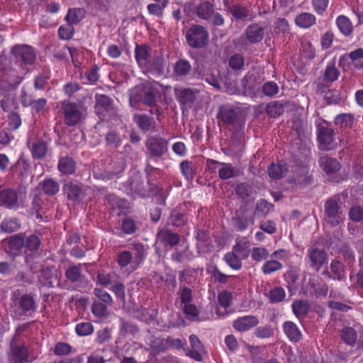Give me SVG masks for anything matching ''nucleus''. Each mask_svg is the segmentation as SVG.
I'll return each instance as SVG.
<instances>
[{
    "instance_id": "4c0bfd02",
    "label": "nucleus",
    "mask_w": 363,
    "mask_h": 363,
    "mask_svg": "<svg viewBox=\"0 0 363 363\" xmlns=\"http://www.w3.org/2000/svg\"><path fill=\"white\" fill-rule=\"evenodd\" d=\"M138 326L133 322L128 321L124 319L120 320V332L121 335H134L136 333H138Z\"/></svg>"
},
{
    "instance_id": "2f4dec72",
    "label": "nucleus",
    "mask_w": 363,
    "mask_h": 363,
    "mask_svg": "<svg viewBox=\"0 0 363 363\" xmlns=\"http://www.w3.org/2000/svg\"><path fill=\"white\" fill-rule=\"evenodd\" d=\"M134 121L138 126L143 131L149 130L154 125V121L151 117L145 114H135Z\"/></svg>"
},
{
    "instance_id": "a211bd4d",
    "label": "nucleus",
    "mask_w": 363,
    "mask_h": 363,
    "mask_svg": "<svg viewBox=\"0 0 363 363\" xmlns=\"http://www.w3.org/2000/svg\"><path fill=\"white\" fill-rule=\"evenodd\" d=\"M147 148L152 156L160 157L167 150L166 142L162 139H152L147 143Z\"/></svg>"
},
{
    "instance_id": "f03ea898",
    "label": "nucleus",
    "mask_w": 363,
    "mask_h": 363,
    "mask_svg": "<svg viewBox=\"0 0 363 363\" xmlns=\"http://www.w3.org/2000/svg\"><path fill=\"white\" fill-rule=\"evenodd\" d=\"M11 53L16 63L19 64V67L32 65L36 57L33 48L28 45H16L12 48Z\"/></svg>"
},
{
    "instance_id": "6e6d98bb",
    "label": "nucleus",
    "mask_w": 363,
    "mask_h": 363,
    "mask_svg": "<svg viewBox=\"0 0 363 363\" xmlns=\"http://www.w3.org/2000/svg\"><path fill=\"white\" fill-rule=\"evenodd\" d=\"M180 169L182 174L187 180H192L194 178V169L191 162L188 160L180 163Z\"/></svg>"
},
{
    "instance_id": "052dcab7",
    "label": "nucleus",
    "mask_w": 363,
    "mask_h": 363,
    "mask_svg": "<svg viewBox=\"0 0 363 363\" xmlns=\"http://www.w3.org/2000/svg\"><path fill=\"white\" fill-rule=\"evenodd\" d=\"M94 294L103 302L102 303H104L107 306H111L113 303L111 295L101 289H94Z\"/></svg>"
},
{
    "instance_id": "9b49d317",
    "label": "nucleus",
    "mask_w": 363,
    "mask_h": 363,
    "mask_svg": "<svg viewBox=\"0 0 363 363\" xmlns=\"http://www.w3.org/2000/svg\"><path fill=\"white\" fill-rule=\"evenodd\" d=\"M307 256L310 260V267L318 271L327 261V254L321 249L312 247L308 250Z\"/></svg>"
},
{
    "instance_id": "4d7b16f0",
    "label": "nucleus",
    "mask_w": 363,
    "mask_h": 363,
    "mask_svg": "<svg viewBox=\"0 0 363 363\" xmlns=\"http://www.w3.org/2000/svg\"><path fill=\"white\" fill-rule=\"evenodd\" d=\"M65 276L72 282L78 281L82 276V269L80 266H70L65 272Z\"/></svg>"
},
{
    "instance_id": "5701e85b",
    "label": "nucleus",
    "mask_w": 363,
    "mask_h": 363,
    "mask_svg": "<svg viewBox=\"0 0 363 363\" xmlns=\"http://www.w3.org/2000/svg\"><path fill=\"white\" fill-rule=\"evenodd\" d=\"M250 244L246 239H238L233 247V252L239 255L242 259H246L250 255Z\"/></svg>"
},
{
    "instance_id": "6ab92c4d",
    "label": "nucleus",
    "mask_w": 363,
    "mask_h": 363,
    "mask_svg": "<svg viewBox=\"0 0 363 363\" xmlns=\"http://www.w3.org/2000/svg\"><path fill=\"white\" fill-rule=\"evenodd\" d=\"M28 145L31 150L33 157L36 159H41L45 156L47 145L45 142L39 140H28Z\"/></svg>"
},
{
    "instance_id": "e2e57ef3",
    "label": "nucleus",
    "mask_w": 363,
    "mask_h": 363,
    "mask_svg": "<svg viewBox=\"0 0 363 363\" xmlns=\"http://www.w3.org/2000/svg\"><path fill=\"white\" fill-rule=\"evenodd\" d=\"M186 221V218L184 214L176 211H172L169 218V222L172 225L177 227L182 226L185 224Z\"/></svg>"
},
{
    "instance_id": "c756f323",
    "label": "nucleus",
    "mask_w": 363,
    "mask_h": 363,
    "mask_svg": "<svg viewBox=\"0 0 363 363\" xmlns=\"http://www.w3.org/2000/svg\"><path fill=\"white\" fill-rule=\"evenodd\" d=\"M75 162L69 157H65L60 160L58 169L63 174H71L75 171Z\"/></svg>"
},
{
    "instance_id": "f257e3e1",
    "label": "nucleus",
    "mask_w": 363,
    "mask_h": 363,
    "mask_svg": "<svg viewBox=\"0 0 363 363\" xmlns=\"http://www.w3.org/2000/svg\"><path fill=\"white\" fill-rule=\"evenodd\" d=\"M146 255V249L141 243H134L133 245V252L123 250L117 255L116 261L118 266L121 268L127 267L128 273L135 271Z\"/></svg>"
},
{
    "instance_id": "774afa93",
    "label": "nucleus",
    "mask_w": 363,
    "mask_h": 363,
    "mask_svg": "<svg viewBox=\"0 0 363 363\" xmlns=\"http://www.w3.org/2000/svg\"><path fill=\"white\" fill-rule=\"evenodd\" d=\"M149 345L156 353L163 352L166 350V343L164 340L160 338H152L150 340Z\"/></svg>"
},
{
    "instance_id": "680f3d73",
    "label": "nucleus",
    "mask_w": 363,
    "mask_h": 363,
    "mask_svg": "<svg viewBox=\"0 0 363 363\" xmlns=\"http://www.w3.org/2000/svg\"><path fill=\"white\" fill-rule=\"evenodd\" d=\"M137 225L133 219L126 218L123 219L121 224V230L125 234H133L136 231Z\"/></svg>"
},
{
    "instance_id": "412c9836",
    "label": "nucleus",
    "mask_w": 363,
    "mask_h": 363,
    "mask_svg": "<svg viewBox=\"0 0 363 363\" xmlns=\"http://www.w3.org/2000/svg\"><path fill=\"white\" fill-rule=\"evenodd\" d=\"M135 60L140 67H147L150 57V50L146 45H136L135 49Z\"/></svg>"
},
{
    "instance_id": "5fc2aeb1",
    "label": "nucleus",
    "mask_w": 363,
    "mask_h": 363,
    "mask_svg": "<svg viewBox=\"0 0 363 363\" xmlns=\"http://www.w3.org/2000/svg\"><path fill=\"white\" fill-rule=\"evenodd\" d=\"M75 331L79 336H86L94 332V326L89 322H82L77 324Z\"/></svg>"
},
{
    "instance_id": "ddd939ff",
    "label": "nucleus",
    "mask_w": 363,
    "mask_h": 363,
    "mask_svg": "<svg viewBox=\"0 0 363 363\" xmlns=\"http://www.w3.org/2000/svg\"><path fill=\"white\" fill-rule=\"evenodd\" d=\"M191 70L190 62L184 59L177 60L173 66L172 77L176 80H183Z\"/></svg>"
},
{
    "instance_id": "0eeeda50",
    "label": "nucleus",
    "mask_w": 363,
    "mask_h": 363,
    "mask_svg": "<svg viewBox=\"0 0 363 363\" xmlns=\"http://www.w3.org/2000/svg\"><path fill=\"white\" fill-rule=\"evenodd\" d=\"M28 70L26 67H19L18 69L11 67L6 69L2 76V80L11 87L18 86L24 79Z\"/></svg>"
},
{
    "instance_id": "13d9d810",
    "label": "nucleus",
    "mask_w": 363,
    "mask_h": 363,
    "mask_svg": "<svg viewBox=\"0 0 363 363\" xmlns=\"http://www.w3.org/2000/svg\"><path fill=\"white\" fill-rule=\"evenodd\" d=\"M286 297V293L283 288L276 287L272 289L269 294V298L272 303H279L282 301Z\"/></svg>"
},
{
    "instance_id": "aec40b11",
    "label": "nucleus",
    "mask_w": 363,
    "mask_h": 363,
    "mask_svg": "<svg viewBox=\"0 0 363 363\" xmlns=\"http://www.w3.org/2000/svg\"><path fill=\"white\" fill-rule=\"evenodd\" d=\"M283 330L287 337L292 342H298L301 338V332L298 326L291 321H286L283 324Z\"/></svg>"
},
{
    "instance_id": "8fccbe9b",
    "label": "nucleus",
    "mask_w": 363,
    "mask_h": 363,
    "mask_svg": "<svg viewBox=\"0 0 363 363\" xmlns=\"http://www.w3.org/2000/svg\"><path fill=\"white\" fill-rule=\"evenodd\" d=\"M228 65L234 70L242 69L245 66L244 57L241 54H234L229 58Z\"/></svg>"
},
{
    "instance_id": "a18cd8bd",
    "label": "nucleus",
    "mask_w": 363,
    "mask_h": 363,
    "mask_svg": "<svg viewBox=\"0 0 363 363\" xmlns=\"http://www.w3.org/2000/svg\"><path fill=\"white\" fill-rule=\"evenodd\" d=\"M213 6L209 2L201 3L197 8V15L199 18L206 20L213 13Z\"/></svg>"
},
{
    "instance_id": "423d86ee",
    "label": "nucleus",
    "mask_w": 363,
    "mask_h": 363,
    "mask_svg": "<svg viewBox=\"0 0 363 363\" xmlns=\"http://www.w3.org/2000/svg\"><path fill=\"white\" fill-rule=\"evenodd\" d=\"M325 221L333 226L343 222L344 215L341 207L334 199H330L325 204Z\"/></svg>"
},
{
    "instance_id": "bb28decb",
    "label": "nucleus",
    "mask_w": 363,
    "mask_h": 363,
    "mask_svg": "<svg viewBox=\"0 0 363 363\" xmlns=\"http://www.w3.org/2000/svg\"><path fill=\"white\" fill-rule=\"evenodd\" d=\"M64 191L70 200L79 201L83 198L80 187L72 182L67 183L64 186Z\"/></svg>"
},
{
    "instance_id": "09e8293b",
    "label": "nucleus",
    "mask_w": 363,
    "mask_h": 363,
    "mask_svg": "<svg viewBox=\"0 0 363 363\" xmlns=\"http://www.w3.org/2000/svg\"><path fill=\"white\" fill-rule=\"evenodd\" d=\"M342 340L347 345H352L357 340V333L352 328H345L342 330Z\"/></svg>"
},
{
    "instance_id": "1a4fd4ad",
    "label": "nucleus",
    "mask_w": 363,
    "mask_h": 363,
    "mask_svg": "<svg viewBox=\"0 0 363 363\" xmlns=\"http://www.w3.org/2000/svg\"><path fill=\"white\" fill-rule=\"evenodd\" d=\"M9 358L11 363H27L32 362L35 357L29 354L25 346H14L12 345Z\"/></svg>"
},
{
    "instance_id": "20e7f679",
    "label": "nucleus",
    "mask_w": 363,
    "mask_h": 363,
    "mask_svg": "<svg viewBox=\"0 0 363 363\" xmlns=\"http://www.w3.org/2000/svg\"><path fill=\"white\" fill-rule=\"evenodd\" d=\"M186 38L189 46L199 48L207 43L208 33L203 26L195 25L188 30Z\"/></svg>"
},
{
    "instance_id": "39448f33",
    "label": "nucleus",
    "mask_w": 363,
    "mask_h": 363,
    "mask_svg": "<svg viewBox=\"0 0 363 363\" xmlns=\"http://www.w3.org/2000/svg\"><path fill=\"white\" fill-rule=\"evenodd\" d=\"M65 122L69 126L78 124L84 117V108L74 103L63 102Z\"/></svg>"
},
{
    "instance_id": "4468645a",
    "label": "nucleus",
    "mask_w": 363,
    "mask_h": 363,
    "mask_svg": "<svg viewBox=\"0 0 363 363\" xmlns=\"http://www.w3.org/2000/svg\"><path fill=\"white\" fill-rule=\"evenodd\" d=\"M258 324V320L253 315H245L237 318L233 322V327L236 330L247 331Z\"/></svg>"
},
{
    "instance_id": "c03bdc74",
    "label": "nucleus",
    "mask_w": 363,
    "mask_h": 363,
    "mask_svg": "<svg viewBox=\"0 0 363 363\" xmlns=\"http://www.w3.org/2000/svg\"><path fill=\"white\" fill-rule=\"evenodd\" d=\"M20 307L23 312L33 311L35 309V303L33 298L29 295L22 296L20 299Z\"/></svg>"
},
{
    "instance_id": "6e6552de",
    "label": "nucleus",
    "mask_w": 363,
    "mask_h": 363,
    "mask_svg": "<svg viewBox=\"0 0 363 363\" xmlns=\"http://www.w3.org/2000/svg\"><path fill=\"white\" fill-rule=\"evenodd\" d=\"M218 118L223 123L240 126L244 124V120L241 118L239 111L230 106H222L220 108Z\"/></svg>"
},
{
    "instance_id": "3c124183",
    "label": "nucleus",
    "mask_w": 363,
    "mask_h": 363,
    "mask_svg": "<svg viewBox=\"0 0 363 363\" xmlns=\"http://www.w3.org/2000/svg\"><path fill=\"white\" fill-rule=\"evenodd\" d=\"M340 75L338 69L333 64H328L324 72V79L333 82L336 81Z\"/></svg>"
},
{
    "instance_id": "bf43d9fd",
    "label": "nucleus",
    "mask_w": 363,
    "mask_h": 363,
    "mask_svg": "<svg viewBox=\"0 0 363 363\" xmlns=\"http://www.w3.org/2000/svg\"><path fill=\"white\" fill-rule=\"evenodd\" d=\"M96 108H101L104 110H108L111 106V99L104 94H96Z\"/></svg>"
},
{
    "instance_id": "dca6fc26",
    "label": "nucleus",
    "mask_w": 363,
    "mask_h": 363,
    "mask_svg": "<svg viewBox=\"0 0 363 363\" xmlns=\"http://www.w3.org/2000/svg\"><path fill=\"white\" fill-rule=\"evenodd\" d=\"M320 166L328 174H332L338 172L341 168L340 163L334 158L323 156L320 159Z\"/></svg>"
},
{
    "instance_id": "a878e982",
    "label": "nucleus",
    "mask_w": 363,
    "mask_h": 363,
    "mask_svg": "<svg viewBox=\"0 0 363 363\" xmlns=\"http://www.w3.org/2000/svg\"><path fill=\"white\" fill-rule=\"evenodd\" d=\"M335 123L342 129L352 128L354 123V116L352 113H341L335 118Z\"/></svg>"
},
{
    "instance_id": "7ed1b4c3",
    "label": "nucleus",
    "mask_w": 363,
    "mask_h": 363,
    "mask_svg": "<svg viewBox=\"0 0 363 363\" xmlns=\"http://www.w3.org/2000/svg\"><path fill=\"white\" fill-rule=\"evenodd\" d=\"M141 101L144 104L152 106L155 102V94L150 86L138 85L130 93V103Z\"/></svg>"
},
{
    "instance_id": "c85d7f7f",
    "label": "nucleus",
    "mask_w": 363,
    "mask_h": 363,
    "mask_svg": "<svg viewBox=\"0 0 363 363\" xmlns=\"http://www.w3.org/2000/svg\"><path fill=\"white\" fill-rule=\"evenodd\" d=\"M225 6L236 19H243L249 14V11L240 4L230 6L229 0H224Z\"/></svg>"
},
{
    "instance_id": "473e14b6",
    "label": "nucleus",
    "mask_w": 363,
    "mask_h": 363,
    "mask_svg": "<svg viewBox=\"0 0 363 363\" xmlns=\"http://www.w3.org/2000/svg\"><path fill=\"white\" fill-rule=\"evenodd\" d=\"M42 188L45 194L52 196L59 192L60 184L52 178H46L43 182Z\"/></svg>"
},
{
    "instance_id": "b1692460",
    "label": "nucleus",
    "mask_w": 363,
    "mask_h": 363,
    "mask_svg": "<svg viewBox=\"0 0 363 363\" xmlns=\"http://www.w3.org/2000/svg\"><path fill=\"white\" fill-rule=\"evenodd\" d=\"M176 94L179 101L182 104H192L195 99L198 91L191 89H184L179 90L175 89Z\"/></svg>"
},
{
    "instance_id": "603ef678",
    "label": "nucleus",
    "mask_w": 363,
    "mask_h": 363,
    "mask_svg": "<svg viewBox=\"0 0 363 363\" xmlns=\"http://www.w3.org/2000/svg\"><path fill=\"white\" fill-rule=\"evenodd\" d=\"M269 257V251L262 247H254L251 251L252 259L257 262H260L265 260Z\"/></svg>"
},
{
    "instance_id": "79ce46f5",
    "label": "nucleus",
    "mask_w": 363,
    "mask_h": 363,
    "mask_svg": "<svg viewBox=\"0 0 363 363\" xmlns=\"http://www.w3.org/2000/svg\"><path fill=\"white\" fill-rule=\"evenodd\" d=\"M352 65L358 69H363V49H356L349 54Z\"/></svg>"
},
{
    "instance_id": "f3484780",
    "label": "nucleus",
    "mask_w": 363,
    "mask_h": 363,
    "mask_svg": "<svg viewBox=\"0 0 363 363\" xmlns=\"http://www.w3.org/2000/svg\"><path fill=\"white\" fill-rule=\"evenodd\" d=\"M18 201L17 194L11 189L0 191V206L6 208H13L16 206Z\"/></svg>"
},
{
    "instance_id": "f704fd0d",
    "label": "nucleus",
    "mask_w": 363,
    "mask_h": 363,
    "mask_svg": "<svg viewBox=\"0 0 363 363\" xmlns=\"http://www.w3.org/2000/svg\"><path fill=\"white\" fill-rule=\"evenodd\" d=\"M84 15L85 11L82 9H69L65 16V20L69 25L76 24L84 17Z\"/></svg>"
},
{
    "instance_id": "2eb2a0df",
    "label": "nucleus",
    "mask_w": 363,
    "mask_h": 363,
    "mask_svg": "<svg viewBox=\"0 0 363 363\" xmlns=\"http://www.w3.org/2000/svg\"><path fill=\"white\" fill-rule=\"evenodd\" d=\"M245 35L250 43H257L263 39L264 31L259 25L252 24L246 28Z\"/></svg>"
},
{
    "instance_id": "0e129e2a",
    "label": "nucleus",
    "mask_w": 363,
    "mask_h": 363,
    "mask_svg": "<svg viewBox=\"0 0 363 363\" xmlns=\"http://www.w3.org/2000/svg\"><path fill=\"white\" fill-rule=\"evenodd\" d=\"M178 295L180 298V301L183 306L191 303L192 301V291L187 287H183L178 292Z\"/></svg>"
},
{
    "instance_id": "c9c22d12",
    "label": "nucleus",
    "mask_w": 363,
    "mask_h": 363,
    "mask_svg": "<svg viewBox=\"0 0 363 363\" xmlns=\"http://www.w3.org/2000/svg\"><path fill=\"white\" fill-rule=\"evenodd\" d=\"M23 247H24V238L21 235H15L9 242V252L13 255H17Z\"/></svg>"
},
{
    "instance_id": "cd10ccee",
    "label": "nucleus",
    "mask_w": 363,
    "mask_h": 363,
    "mask_svg": "<svg viewBox=\"0 0 363 363\" xmlns=\"http://www.w3.org/2000/svg\"><path fill=\"white\" fill-rule=\"evenodd\" d=\"M158 238L171 246L176 245L179 242V237L177 233H172L167 229H161L157 233Z\"/></svg>"
},
{
    "instance_id": "49530a36",
    "label": "nucleus",
    "mask_w": 363,
    "mask_h": 363,
    "mask_svg": "<svg viewBox=\"0 0 363 363\" xmlns=\"http://www.w3.org/2000/svg\"><path fill=\"white\" fill-rule=\"evenodd\" d=\"M235 174V169L231 164L221 162L218 169V175L221 179H228Z\"/></svg>"
},
{
    "instance_id": "de8ad7c7",
    "label": "nucleus",
    "mask_w": 363,
    "mask_h": 363,
    "mask_svg": "<svg viewBox=\"0 0 363 363\" xmlns=\"http://www.w3.org/2000/svg\"><path fill=\"white\" fill-rule=\"evenodd\" d=\"M20 225L16 219L6 218L0 225L2 231L8 233H13L19 228Z\"/></svg>"
},
{
    "instance_id": "f8f14e48",
    "label": "nucleus",
    "mask_w": 363,
    "mask_h": 363,
    "mask_svg": "<svg viewBox=\"0 0 363 363\" xmlns=\"http://www.w3.org/2000/svg\"><path fill=\"white\" fill-rule=\"evenodd\" d=\"M189 342L191 349L186 352V354L196 361H201L206 351L201 341L196 335H191Z\"/></svg>"
},
{
    "instance_id": "338daca9",
    "label": "nucleus",
    "mask_w": 363,
    "mask_h": 363,
    "mask_svg": "<svg viewBox=\"0 0 363 363\" xmlns=\"http://www.w3.org/2000/svg\"><path fill=\"white\" fill-rule=\"evenodd\" d=\"M232 294L227 291H223L218 296V301L220 306L226 308L229 307L232 302Z\"/></svg>"
},
{
    "instance_id": "9d476101",
    "label": "nucleus",
    "mask_w": 363,
    "mask_h": 363,
    "mask_svg": "<svg viewBox=\"0 0 363 363\" xmlns=\"http://www.w3.org/2000/svg\"><path fill=\"white\" fill-rule=\"evenodd\" d=\"M334 131L328 127H321L319 129L318 139L320 148L323 150H330L335 148Z\"/></svg>"
},
{
    "instance_id": "864d4df0",
    "label": "nucleus",
    "mask_w": 363,
    "mask_h": 363,
    "mask_svg": "<svg viewBox=\"0 0 363 363\" xmlns=\"http://www.w3.org/2000/svg\"><path fill=\"white\" fill-rule=\"evenodd\" d=\"M93 314L98 318H105L108 315L107 305L99 301H94L91 306Z\"/></svg>"
},
{
    "instance_id": "ea45409f",
    "label": "nucleus",
    "mask_w": 363,
    "mask_h": 363,
    "mask_svg": "<svg viewBox=\"0 0 363 363\" xmlns=\"http://www.w3.org/2000/svg\"><path fill=\"white\" fill-rule=\"evenodd\" d=\"M293 312L298 318H303L308 311V304L306 301H296L292 304Z\"/></svg>"
},
{
    "instance_id": "e433bc0d",
    "label": "nucleus",
    "mask_w": 363,
    "mask_h": 363,
    "mask_svg": "<svg viewBox=\"0 0 363 363\" xmlns=\"http://www.w3.org/2000/svg\"><path fill=\"white\" fill-rule=\"evenodd\" d=\"M283 268V264L278 260L270 259L266 261L262 267V272L264 274H271L279 271Z\"/></svg>"
},
{
    "instance_id": "a19ab883",
    "label": "nucleus",
    "mask_w": 363,
    "mask_h": 363,
    "mask_svg": "<svg viewBox=\"0 0 363 363\" xmlns=\"http://www.w3.org/2000/svg\"><path fill=\"white\" fill-rule=\"evenodd\" d=\"M40 245V239L36 235H30L24 239V247L26 252H32L38 250Z\"/></svg>"
},
{
    "instance_id": "37998d69",
    "label": "nucleus",
    "mask_w": 363,
    "mask_h": 363,
    "mask_svg": "<svg viewBox=\"0 0 363 363\" xmlns=\"http://www.w3.org/2000/svg\"><path fill=\"white\" fill-rule=\"evenodd\" d=\"M266 112L270 117L277 118L283 113L284 107L279 102L273 101L267 104Z\"/></svg>"
},
{
    "instance_id": "4be33fe9",
    "label": "nucleus",
    "mask_w": 363,
    "mask_h": 363,
    "mask_svg": "<svg viewBox=\"0 0 363 363\" xmlns=\"http://www.w3.org/2000/svg\"><path fill=\"white\" fill-rule=\"evenodd\" d=\"M315 22V16L313 14L307 12H303L297 15L295 18L296 26L302 28H308L313 26Z\"/></svg>"
},
{
    "instance_id": "393cba45",
    "label": "nucleus",
    "mask_w": 363,
    "mask_h": 363,
    "mask_svg": "<svg viewBox=\"0 0 363 363\" xmlns=\"http://www.w3.org/2000/svg\"><path fill=\"white\" fill-rule=\"evenodd\" d=\"M336 25L345 36H349L353 31V26L350 20L345 16H339L335 21Z\"/></svg>"
},
{
    "instance_id": "72a5a7b5",
    "label": "nucleus",
    "mask_w": 363,
    "mask_h": 363,
    "mask_svg": "<svg viewBox=\"0 0 363 363\" xmlns=\"http://www.w3.org/2000/svg\"><path fill=\"white\" fill-rule=\"evenodd\" d=\"M226 264L234 270H240L242 266V258H240L235 252H229L224 255Z\"/></svg>"
},
{
    "instance_id": "69168bd1",
    "label": "nucleus",
    "mask_w": 363,
    "mask_h": 363,
    "mask_svg": "<svg viewBox=\"0 0 363 363\" xmlns=\"http://www.w3.org/2000/svg\"><path fill=\"white\" fill-rule=\"evenodd\" d=\"M262 91L267 96H274L279 92V86L274 82H267L262 86Z\"/></svg>"
},
{
    "instance_id": "58836bf2",
    "label": "nucleus",
    "mask_w": 363,
    "mask_h": 363,
    "mask_svg": "<svg viewBox=\"0 0 363 363\" xmlns=\"http://www.w3.org/2000/svg\"><path fill=\"white\" fill-rule=\"evenodd\" d=\"M285 164H272L268 169V173L271 178L277 179L282 177L286 172Z\"/></svg>"
},
{
    "instance_id": "7c9ffc66",
    "label": "nucleus",
    "mask_w": 363,
    "mask_h": 363,
    "mask_svg": "<svg viewBox=\"0 0 363 363\" xmlns=\"http://www.w3.org/2000/svg\"><path fill=\"white\" fill-rule=\"evenodd\" d=\"M148 67L150 71L156 76H162L164 73V60L160 56L155 57L153 60L149 61Z\"/></svg>"
}]
</instances>
